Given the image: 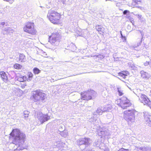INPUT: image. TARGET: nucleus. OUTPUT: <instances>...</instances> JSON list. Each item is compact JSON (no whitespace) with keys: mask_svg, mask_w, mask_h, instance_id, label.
I'll return each mask as SVG.
<instances>
[{"mask_svg":"<svg viewBox=\"0 0 151 151\" xmlns=\"http://www.w3.org/2000/svg\"><path fill=\"white\" fill-rule=\"evenodd\" d=\"M0 75L2 79L4 82H7L8 80V77L7 75L4 71L0 72Z\"/></svg>","mask_w":151,"mask_h":151,"instance_id":"15","label":"nucleus"},{"mask_svg":"<svg viewBox=\"0 0 151 151\" xmlns=\"http://www.w3.org/2000/svg\"><path fill=\"white\" fill-rule=\"evenodd\" d=\"M118 91L120 96H122L123 94L122 92L119 88H118Z\"/></svg>","mask_w":151,"mask_h":151,"instance_id":"36","label":"nucleus"},{"mask_svg":"<svg viewBox=\"0 0 151 151\" xmlns=\"http://www.w3.org/2000/svg\"><path fill=\"white\" fill-rule=\"evenodd\" d=\"M150 66L151 67V62L150 63Z\"/></svg>","mask_w":151,"mask_h":151,"instance_id":"47","label":"nucleus"},{"mask_svg":"<svg viewBox=\"0 0 151 151\" xmlns=\"http://www.w3.org/2000/svg\"><path fill=\"white\" fill-rule=\"evenodd\" d=\"M136 94L139 98V100L140 102L143 103L144 105L147 104V105H150L151 102L145 95L142 93Z\"/></svg>","mask_w":151,"mask_h":151,"instance_id":"9","label":"nucleus"},{"mask_svg":"<svg viewBox=\"0 0 151 151\" xmlns=\"http://www.w3.org/2000/svg\"><path fill=\"white\" fill-rule=\"evenodd\" d=\"M73 75L74 76H75V75Z\"/></svg>","mask_w":151,"mask_h":151,"instance_id":"50","label":"nucleus"},{"mask_svg":"<svg viewBox=\"0 0 151 151\" xmlns=\"http://www.w3.org/2000/svg\"><path fill=\"white\" fill-rule=\"evenodd\" d=\"M16 81H17L20 82H24L27 79V78L26 76H22L20 74H18L16 75L15 78Z\"/></svg>","mask_w":151,"mask_h":151,"instance_id":"12","label":"nucleus"},{"mask_svg":"<svg viewBox=\"0 0 151 151\" xmlns=\"http://www.w3.org/2000/svg\"><path fill=\"white\" fill-rule=\"evenodd\" d=\"M150 92H151V90L150 91Z\"/></svg>","mask_w":151,"mask_h":151,"instance_id":"52","label":"nucleus"},{"mask_svg":"<svg viewBox=\"0 0 151 151\" xmlns=\"http://www.w3.org/2000/svg\"><path fill=\"white\" fill-rule=\"evenodd\" d=\"M14 67L15 68L18 70L21 69L22 68V65L18 63H16L14 65Z\"/></svg>","mask_w":151,"mask_h":151,"instance_id":"24","label":"nucleus"},{"mask_svg":"<svg viewBox=\"0 0 151 151\" xmlns=\"http://www.w3.org/2000/svg\"><path fill=\"white\" fill-rule=\"evenodd\" d=\"M103 109V111H109L111 110V106L110 105H107L105 107H102Z\"/></svg>","mask_w":151,"mask_h":151,"instance_id":"19","label":"nucleus"},{"mask_svg":"<svg viewBox=\"0 0 151 151\" xmlns=\"http://www.w3.org/2000/svg\"><path fill=\"white\" fill-rule=\"evenodd\" d=\"M137 112L134 109L128 110L124 112V118L128 122H134L135 120V113Z\"/></svg>","mask_w":151,"mask_h":151,"instance_id":"5","label":"nucleus"},{"mask_svg":"<svg viewBox=\"0 0 151 151\" xmlns=\"http://www.w3.org/2000/svg\"><path fill=\"white\" fill-rule=\"evenodd\" d=\"M60 36V35L59 33L57 32H54L52 33L50 36V38L52 37V38H57Z\"/></svg>","mask_w":151,"mask_h":151,"instance_id":"21","label":"nucleus"},{"mask_svg":"<svg viewBox=\"0 0 151 151\" xmlns=\"http://www.w3.org/2000/svg\"><path fill=\"white\" fill-rule=\"evenodd\" d=\"M140 73L141 74V77L143 78L148 79L150 78L151 77V75L150 73L145 72L143 70L141 71H140Z\"/></svg>","mask_w":151,"mask_h":151,"instance_id":"13","label":"nucleus"},{"mask_svg":"<svg viewBox=\"0 0 151 151\" xmlns=\"http://www.w3.org/2000/svg\"><path fill=\"white\" fill-rule=\"evenodd\" d=\"M70 47L71 48L70 49L72 51H74L76 49V47L74 44L73 43H71L70 45Z\"/></svg>","mask_w":151,"mask_h":151,"instance_id":"26","label":"nucleus"},{"mask_svg":"<svg viewBox=\"0 0 151 151\" xmlns=\"http://www.w3.org/2000/svg\"><path fill=\"white\" fill-rule=\"evenodd\" d=\"M24 149V148L22 147H20L19 146L18 147H17V148L16 149L17 150H22Z\"/></svg>","mask_w":151,"mask_h":151,"instance_id":"35","label":"nucleus"},{"mask_svg":"<svg viewBox=\"0 0 151 151\" xmlns=\"http://www.w3.org/2000/svg\"><path fill=\"white\" fill-rule=\"evenodd\" d=\"M61 16V14L56 11L50 9L48 12L47 17L52 23L58 24L60 23Z\"/></svg>","mask_w":151,"mask_h":151,"instance_id":"2","label":"nucleus"},{"mask_svg":"<svg viewBox=\"0 0 151 151\" xmlns=\"http://www.w3.org/2000/svg\"><path fill=\"white\" fill-rule=\"evenodd\" d=\"M138 151H151V147L149 146H144L138 148Z\"/></svg>","mask_w":151,"mask_h":151,"instance_id":"16","label":"nucleus"},{"mask_svg":"<svg viewBox=\"0 0 151 151\" xmlns=\"http://www.w3.org/2000/svg\"><path fill=\"white\" fill-rule=\"evenodd\" d=\"M97 134L100 136L102 137V136L104 137L108 136L109 134L107 129L105 128H100L97 131Z\"/></svg>","mask_w":151,"mask_h":151,"instance_id":"11","label":"nucleus"},{"mask_svg":"<svg viewBox=\"0 0 151 151\" xmlns=\"http://www.w3.org/2000/svg\"><path fill=\"white\" fill-rule=\"evenodd\" d=\"M129 12L127 10H124L123 12V13L124 14H126L127 13V12Z\"/></svg>","mask_w":151,"mask_h":151,"instance_id":"40","label":"nucleus"},{"mask_svg":"<svg viewBox=\"0 0 151 151\" xmlns=\"http://www.w3.org/2000/svg\"><path fill=\"white\" fill-rule=\"evenodd\" d=\"M96 112L99 114L101 115L103 112V109L102 107H99L98 108L96 111Z\"/></svg>","mask_w":151,"mask_h":151,"instance_id":"28","label":"nucleus"},{"mask_svg":"<svg viewBox=\"0 0 151 151\" xmlns=\"http://www.w3.org/2000/svg\"><path fill=\"white\" fill-rule=\"evenodd\" d=\"M81 95L82 99L88 100L94 98L96 96V93L94 91L90 90L82 92Z\"/></svg>","mask_w":151,"mask_h":151,"instance_id":"7","label":"nucleus"},{"mask_svg":"<svg viewBox=\"0 0 151 151\" xmlns=\"http://www.w3.org/2000/svg\"><path fill=\"white\" fill-rule=\"evenodd\" d=\"M112 113H108L106 115L107 118L108 119H110L112 117Z\"/></svg>","mask_w":151,"mask_h":151,"instance_id":"31","label":"nucleus"},{"mask_svg":"<svg viewBox=\"0 0 151 151\" xmlns=\"http://www.w3.org/2000/svg\"><path fill=\"white\" fill-rule=\"evenodd\" d=\"M37 117L41 123L47 121L50 119V116L47 115L43 114L41 112L37 114Z\"/></svg>","mask_w":151,"mask_h":151,"instance_id":"10","label":"nucleus"},{"mask_svg":"<svg viewBox=\"0 0 151 151\" xmlns=\"http://www.w3.org/2000/svg\"><path fill=\"white\" fill-rule=\"evenodd\" d=\"M145 66H147L148 65H150V63L149 62L147 61L145 63H144Z\"/></svg>","mask_w":151,"mask_h":151,"instance_id":"37","label":"nucleus"},{"mask_svg":"<svg viewBox=\"0 0 151 151\" xmlns=\"http://www.w3.org/2000/svg\"><path fill=\"white\" fill-rule=\"evenodd\" d=\"M46 98V95L42 91L36 90L32 91L31 99L35 102L40 101L44 102Z\"/></svg>","mask_w":151,"mask_h":151,"instance_id":"3","label":"nucleus"},{"mask_svg":"<svg viewBox=\"0 0 151 151\" xmlns=\"http://www.w3.org/2000/svg\"><path fill=\"white\" fill-rule=\"evenodd\" d=\"M93 145L95 147H98L99 145V143L98 141H95Z\"/></svg>","mask_w":151,"mask_h":151,"instance_id":"33","label":"nucleus"},{"mask_svg":"<svg viewBox=\"0 0 151 151\" xmlns=\"http://www.w3.org/2000/svg\"><path fill=\"white\" fill-rule=\"evenodd\" d=\"M11 73H13V74H14V75H16V73H15L14 72V71H12L11 72Z\"/></svg>","mask_w":151,"mask_h":151,"instance_id":"44","label":"nucleus"},{"mask_svg":"<svg viewBox=\"0 0 151 151\" xmlns=\"http://www.w3.org/2000/svg\"><path fill=\"white\" fill-rule=\"evenodd\" d=\"M143 39V38H141V42H142V41Z\"/></svg>","mask_w":151,"mask_h":151,"instance_id":"48","label":"nucleus"},{"mask_svg":"<svg viewBox=\"0 0 151 151\" xmlns=\"http://www.w3.org/2000/svg\"><path fill=\"white\" fill-rule=\"evenodd\" d=\"M33 70V73L35 74H38L41 72V70L37 68H34Z\"/></svg>","mask_w":151,"mask_h":151,"instance_id":"27","label":"nucleus"},{"mask_svg":"<svg viewBox=\"0 0 151 151\" xmlns=\"http://www.w3.org/2000/svg\"><path fill=\"white\" fill-rule=\"evenodd\" d=\"M151 103L150 104V105H148L150 107V108L151 109Z\"/></svg>","mask_w":151,"mask_h":151,"instance_id":"45","label":"nucleus"},{"mask_svg":"<svg viewBox=\"0 0 151 151\" xmlns=\"http://www.w3.org/2000/svg\"><path fill=\"white\" fill-rule=\"evenodd\" d=\"M60 127H61V128H62V125H60ZM59 131L60 132V134L62 137H65L67 136V133L65 132H63V130H62L61 129L60 127L59 128Z\"/></svg>","mask_w":151,"mask_h":151,"instance_id":"23","label":"nucleus"},{"mask_svg":"<svg viewBox=\"0 0 151 151\" xmlns=\"http://www.w3.org/2000/svg\"><path fill=\"white\" fill-rule=\"evenodd\" d=\"M56 38H48V41L52 45L55 44V43L57 44V43L58 42Z\"/></svg>","mask_w":151,"mask_h":151,"instance_id":"20","label":"nucleus"},{"mask_svg":"<svg viewBox=\"0 0 151 151\" xmlns=\"http://www.w3.org/2000/svg\"><path fill=\"white\" fill-rule=\"evenodd\" d=\"M26 60L25 56L23 54H20L19 56V62H24Z\"/></svg>","mask_w":151,"mask_h":151,"instance_id":"18","label":"nucleus"},{"mask_svg":"<svg viewBox=\"0 0 151 151\" xmlns=\"http://www.w3.org/2000/svg\"><path fill=\"white\" fill-rule=\"evenodd\" d=\"M124 40H126V38H124Z\"/></svg>","mask_w":151,"mask_h":151,"instance_id":"49","label":"nucleus"},{"mask_svg":"<svg viewBox=\"0 0 151 151\" xmlns=\"http://www.w3.org/2000/svg\"><path fill=\"white\" fill-rule=\"evenodd\" d=\"M131 69L132 70H136L137 67L134 66V65H132L131 66Z\"/></svg>","mask_w":151,"mask_h":151,"instance_id":"34","label":"nucleus"},{"mask_svg":"<svg viewBox=\"0 0 151 151\" xmlns=\"http://www.w3.org/2000/svg\"><path fill=\"white\" fill-rule=\"evenodd\" d=\"M116 103L122 109H126L131 106L132 104L130 101L125 97L118 99L116 101Z\"/></svg>","mask_w":151,"mask_h":151,"instance_id":"6","label":"nucleus"},{"mask_svg":"<svg viewBox=\"0 0 151 151\" xmlns=\"http://www.w3.org/2000/svg\"><path fill=\"white\" fill-rule=\"evenodd\" d=\"M96 29L101 34L103 35L105 32V29L101 26L98 25L96 27Z\"/></svg>","mask_w":151,"mask_h":151,"instance_id":"17","label":"nucleus"},{"mask_svg":"<svg viewBox=\"0 0 151 151\" xmlns=\"http://www.w3.org/2000/svg\"><path fill=\"white\" fill-rule=\"evenodd\" d=\"M27 75L28 78H27L26 80L27 81H29L32 79L33 74L32 73L29 72L27 73Z\"/></svg>","mask_w":151,"mask_h":151,"instance_id":"22","label":"nucleus"},{"mask_svg":"<svg viewBox=\"0 0 151 151\" xmlns=\"http://www.w3.org/2000/svg\"><path fill=\"white\" fill-rule=\"evenodd\" d=\"M91 142V139L85 137L84 138H81L78 139L77 142V144L80 146V148L82 147V145H84L85 147L86 146L89 145Z\"/></svg>","mask_w":151,"mask_h":151,"instance_id":"8","label":"nucleus"},{"mask_svg":"<svg viewBox=\"0 0 151 151\" xmlns=\"http://www.w3.org/2000/svg\"><path fill=\"white\" fill-rule=\"evenodd\" d=\"M3 0L5 1H6L9 2V3H12L14 1V0Z\"/></svg>","mask_w":151,"mask_h":151,"instance_id":"39","label":"nucleus"},{"mask_svg":"<svg viewBox=\"0 0 151 151\" xmlns=\"http://www.w3.org/2000/svg\"><path fill=\"white\" fill-rule=\"evenodd\" d=\"M138 8H140V7H138Z\"/></svg>","mask_w":151,"mask_h":151,"instance_id":"51","label":"nucleus"},{"mask_svg":"<svg viewBox=\"0 0 151 151\" xmlns=\"http://www.w3.org/2000/svg\"><path fill=\"white\" fill-rule=\"evenodd\" d=\"M94 57V58L96 59V60L98 59V60H99L103 59L104 58V56L103 55L100 54L96 56H95Z\"/></svg>","mask_w":151,"mask_h":151,"instance_id":"25","label":"nucleus"},{"mask_svg":"<svg viewBox=\"0 0 151 151\" xmlns=\"http://www.w3.org/2000/svg\"><path fill=\"white\" fill-rule=\"evenodd\" d=\"M5 24V23L4 22H1V24L0 25L2 26H3Z\"/></svg>","mask_w":151,"mask_h":151,"instance_id":"41","label":"nucleus"},{"mask_svg":"<svg viewBox=\"0 0 151 151\" xmlns=\"http://www.w3.org/2000/svg\"><path fill=\"white\" fill-rule=\"evenodd\" d=\"M144 116L146 122L148 123L150 122L149 123V126H151V120L150 119V114L148 112H145L144 113Z\"/></svg>","mask_w":151,"mask_h":151,"instance_id":"14","label":"nucleus"},{"mask_svg":"<svg viewBox=\"0 0 151 151\" xmlns=\"http://www.w3.org/2000/svg\"><path fill=\"white\" fill-rule=\"evenodd\" d=\"M127 86L128 87V88L130 89H131V88H130V87H129V86L128 85H127Z\"/></svg>","mask_w":151,"mask_h":151,"instance_id":"46","label":"nucleus"},{"mask_svg":"<svg viewBox=\"0 0 151 151\" xmlns=\"http://www.w3.org/2000/svg\"><path fill=\"white\" fill-rule=\"evenodd\" d=\"M86 151H94V150L93 149H90L89 150H86Z\"/></svg>","mask_w":151,"mask_h":151,"instance_id":"42","label":"nucleus"},{"mask_svg":"<svg viewBox=\"0 0 151 151\" xmlns=\"http://www.w3.org/2000/svg\"><path fill=\"white\" fill-rule=\"evenodd\" d=\"M35 24L31 22H27L23 28L24 32L32 35H35L37 31L35 28Z\"/></svg>","mask_w":151,"mask_h":151,"instance_id":"4","label":"nucleus"},{"mask_svg":"<svg viewBox=\"0 0 151 151\" xmlns=\"http://www.w3.org/2000/svg\"><path fill=\"white\" fill-rule=\"evenodd\" d=\"M29 112L25 111L23 112V114L24 115V117L25 119H27V118L28 116V115L29 114Z\"/></svg>","mask_w":151,"mask_h":151,"instance_id":"29","label":"nucleus"},{"mask_svg":"<svg viewBox=\"0 0 151 151\" xmlns=\"http://www.w3.org/2000/svg\"><path fill=\"white\" fill-rule=\"evenodd\" d=\"M118 151H129V150L128 149H125L122 148L120 149Z\"/></svg>","mask_w":151,"mask_h":151,"instance_id":"38","label":"nucleus"},{"mask_svg":"<svg viewBox=\"0 0 151 151\" xmlns=\"http://www.w3.org/2000/svg\"><path fill=\"white\" fill-rule=\"evenodd\" d=\"M119 75L120 76L124 78H126V76H127V75H126V74H125L122 73H119Z\"/></svg>","mask_w":151,"mask_h":151,"instance_id":"32","label":"nucleus"},{"mask_svg":"<svg viewBox=\"0 0 151 151\" xmlns=\"http://www.w3.org/2000/svg\"><path fill=\"white\" fill-rule=\"evenodd\" d=\"M10 138L12 139V143L16 145L22 144L24 142L26 136L25 134L19 129H13L10 134Z\"/></svg>","mask_w":151,"mask_h":151,"instance_id":"1","label":"nucleus"},{"mask_svg":"<svg viewBox=\"0 0 151 151\" xmlns=\"http://www.w3.org/2000/svg\"><path fill=\"white\" fill-rule=\"evenodd\" d=\"M141 0H138L137 1H136V3L138 2V4L139 2L141 3Z\"/></svg>","mask_w":151,"mask_h":151,"instance_id":"43","label":"nucleus"},{"mask_svg":"<svg viewBox=\"0 0 151 151\" xmlns=\"http://www.w3.org/2000/svg\"><path fill=\"white\" fill-rule=\"evenodd\" d=\"M61 144L63 145V142H61L60 141H58L56 142L55 143H54V145L55 146L57 147H60V145Z\"/></svg>","mask_w":151,"mask_h":151,"instance_id":"30","label":"nucleus"}]
</instances>
